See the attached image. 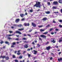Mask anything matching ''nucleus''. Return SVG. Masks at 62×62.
Returning <instances> with one entry per match:
<instances>
[{
    "mask_svg": "<svg viewBox=\"0 0 62 62\" xmlns=\"http://www.w3.org/2000/svg\"><path fill=\"white\" fill-rule=\"evenodd\" d=\"M34 7H36V8H40L41 7H42V5H40V2H36V4L33 6Z\"/></svg>",
    "mask_w": 62,
    "mask_h": 62,
    "instance_id": "nucleus-1",
    "label": "nucleus"
},
{
    "mask_svg": "<svg viewBox=\"0 0 62 62\" xmlns=\"http://www.w3.org/2000/svg\"><path fill=\"white\" fill-rule=\"evenodd\" d=\"M0 58H2V59H4V58H5L6 60H8L9 59V57L8 56L6 57L5 56H2L1 55L0 56Z\"/></svg>",
    "mask_w": 62,
    "mask_h": 62,
    "instance_id": "nucleus-2",
    "label": "nucleus"
},
{
    "mask_svg": "<svg viewBox=\"0 0 62 62\" xmlns=\"http://www.w3.org/2000/svg\"><path fill=\"white\" fill-rule=\"evenodd\" d=\"M50 49H51V46H48L46 47V50H47L48 51V50H50Z\"/></svg>",
    "mask_w": 62,
    "mask_h": 62,
    "instance_id": "nucleus-3",
    "label": "nucleus"
},
{
    "mask_svg": "<svg viewBox=\"0 0 62 62\" xmlns=\"http://www.w3.org/2000/svg\"><path fill=\"white\" fill-rule=\"evenodd\" d=\"M24 24L25 26H28L30 25V24H29V23H24Z\"/></svg>",
    "mask_w": 62,
    "mask_h": 62,
    "instance_id": "nucleus-4",
    "label": "nucleus"
},
{
    "mask_svg": "<svg viewBox=\"0 0 62 62\" xmlns=\"http://www.w3.org/2000/svg\"><path fill=\"white\" fill-rule=\"evenodd\" d=\"M40 37H41V38H43V39H46V36L44 35H40Z\"/></svg>",
    "mask_w": 62,
    "mask_h": 62,
    "instance_id": "nucleus-5",
    "label": "nucleus"
},
{
    "mask_svg": "<svg viewBox=\"0 0 62 62\" xmlns=\"http://www.w3.org/2000/svg\"><path fill=\"white\" fill-rule=\"evenodd\" d=\"M53 5H57L58 4V2L57 1H54L53 3Z\"/></svg>",
    "mask_w": 62,
    "mask_h": 62,
    "instance_id": "nucleus-6",
    "label": "nucleus"
},
{
    "mask_svg": "<svg viewBox=\"0 0 62 62\" xmlns=\"http://www.w3.org/2000/svg\"><path fill=\"white\" fill-rule=\"evenodd\" d=\"M16 33L17 34H19L20 35L22 34L21 32L20 31H16Z\"/></svg>",
    "mask_w": 62,
    "mask_h": 62,
    "instance_id": "nucleus-7",
    "label": "nucleus"
},
{
    "mask_svg": "<svg viewBox=\"0 0 62 62\" xmlns=\"http://www.w3.org/2000/svg\"><path fill=\"white\" fill-rule=\"evenodd\" d=\"M32 23V26H33V27H36V24H35V23Z\"/></svg>",
    "mask_w": 62,
    "mask_h": 62,
    "instance_id": "nucleus-8",
    "label": "nucleus"
},
{
    "mask_svg": "<svg viewBox=\"0 0 62 62\" xmlns=\"http://www.w3.org/2000/svg\"><path fill=\"white\" fill-rule=\"evenodd\" d=\"M20 21V20L19 19H16V20H15V22H16V23H18V22H19V21Z\"/></svg>",
    "mask_w": 62,
    "mask_h": 62,
    "instance_id": "nucleus-9",
    "label": "nucleus"
},
{
    "mask_svg": "<svg viewBox=\"0 0 62 62\" xmlns=\"http://www.w3.org/2000/svg\"><path fill=\"white\" fill-rule=\"evenodd\" d=\"M21 50H19L18 51V53H17V55H20V54H21V53L19 52H21Z\"/></svg>",
    "mask_w": 62,
    "mask_h": 62,
    "instance_id": "nucleus-10",
    "label": "nucleus"
},
{
    "mask_svg": "<svg viewBox=\"0 0 62 62\" xmlns=\"http://www.w3.org/2000/svg\"><path fill=\"white\" fill-rule=\"evenodd\" d=\"M23 26V25L22 24H20L17 25V26L18 27H21Z\"/></svg>",
    "mask_w": 62,
    "mask_h": 62,
    "instance_id": "nucleus-11",
    "label": "nucleus"
},
{
    "mask_svg": "<svg viewBox=\"0 0 62 62\" xmlns=\"http://www.w3.org/2000/svg\"><path fill=\"white\" fill-rule=\"evenodd\" d=\"M33 52H34L33 54H36L38 53V51L35 50H33Z\"/></svg>",
    "mask_w": 62,
    "mask_h": 62,
    "instance_id": "nucleus-12",
    "label": "nucleus"
},
{
    "mask_svg": "<svg viewBox=\"0 0 62 62\" xmlns=\"http://www.w3.org/2000/svg\"><path fill=\"white\" fill-rule=\"evenodd\" d=\"M24 47L25 48H27L28 47V44H26L24 46Z\"/></svg>",
    "mask_w": 62,
    "mask_h": 62,
    "instance_id": "nucleus-13",
    "label": "nucleus"
},
{
    "mask_svg": "<svg viewBox=\"0 0 62 62\" xmlns=\"http://www.w3.org/2000/svg\"><path fill=\"white\" fill-rule=\"evenodd\" d=\"M47 20V18L46 17H45L42 19V20L43 21H46Z\"/></svg>",
    "mask_w": 62,
    "mask_h": 62,
    "instance_id": "nucleus-14",
    "label": "nucleus"
},
{
    "mask_svg": "<svg viewBox=\"0 0 62 62\" xmlns=\"http://www.w3.org/2000/svg\"><path fill=\"white\" fill-rule=\"evenodd\" d=\"M60 39H59V42L60 43V42H61L62 41V37H61L60 38Z\"/></svg>",
    "mask_w": 62,
    "mask_h": 62,
    "instance_id": "nucleus-15",
    "label": "nucleus"
},
{
    "mask_svg": "<svg viewBox=\"0 0 62 62\" xmlns=\"http://www.w3.org/2000/svg\"><path fill=\"white\" fill-rule=\"evenodd\" d=\"M23 16H25V15H24L23 14H20V16L22 18H23Z\"/></svg>",
    "mask_w": 62,
    "mask_h": 62,
    "instance_id": "nucleus-16",
    "label": "nucleus"
},
{
    "mask_svg": "<svg viewBox=\"0 0 62 62\" xmlns=\"http://www.w3.org/2000/svg\"><path fill=\"white\" fill-rule=\"evenodd\" d=\"M54 39V38L52 41H51L52 42H53V43H55V41H54V39Z\"/></svg>",
    "mask_w": 62,
    "mask_h": 62,
    "instance_id": "nucleus-17",
    "label": "nucleus"
},
{
    "mask_svg": "<svg viewBox=\"0 0 62 62\" xmlns=\"http://www.w3.org/2000/svg\"><path fill=\"white\" fill-rule=\"evenodd\" d=\"M5 43L6 44H8V45H9V44H9V42L7 41H5Z\"/></svg>",
    "mask_w": 62,
    "mask_h": 62,
    "instance_id": "nucleus-18",
    "label": "nucleus"
},
{
    "mask_svg": "<svg viewBox=\"0 0 62 62\" xmlns=\"http://www.w3.org/2000/svg\"><path fill=\"white\" fill-rule=\"evenodd\" d=\"M58 61H59V62H60V61H62V58H60V59L58 58Z\"/></svg>",
    "mask_w": 62,
    "mask_h": 62,
    "instance_id": "nucleus-19",
    "label": "nucleus"
},
{
    "mask_svg": "<svg viewBox=\"0 0 62 62\" xmlns=\"http://www.w3.org/2000/svg\"><path fill=\"white\" fill-rule=\"evenodd\" d=\"M45 13H46V14H50V12L48 11H46L45 12Z\"/></svg>",
    "mask_w": 62,
    "mask_h": 62,
    "instance_id": "nucleus-20",
    "label": "nucleus"
},
{
    "mask_svg": "<svg viewBox=\"0 0 62 62\" xmlns=\"http://www.w3.org/2000/svg\"><path fill=\"white\" fill-rule=\"evenodd\" d=\"M58 2L61 4H62V0H59Z\"/></svg>",
    "mask_w": 62,
    "mask_h": 62,
    "instance_id": "nucleus-21",
    "label": "nucleus"
},
{
    "mask_svg": "<svg viewBox=\"0 0 62 62\" xmlns=\"http://www.w3.org/2000/svg\"><path fill=\"white\" fill-rule=\"evenodd\" d=\"M45 31V29L43 30L42 29H41L40 30V31L41 32H43V31Z\"/></svg>",
    "mask_w": 62,
    "mask_h": 62,
    "instance_id": "nucleus-22",
    "label": "nucleus"
},
{
    "mask_svg": "<svg viewBox=\"0 0 62 62\" xmlns=\"http://www.w3.org/2000/svg\"><path fill=\"white\" fill-rule=\"evenodd\" d=\"M24 30V29L23 28V29H18V30L19 31H22V30Z\"/></svg>",
    "mask_w": 62,
    "mask_h": 62,
    "instance_id": "nucleus-23",
    "label": "nucleus"
},
{
    "mask_svg": "<svg viewBox=\"0 0 62 62\" xmlns=\"http://www.w3.org/2000/svg\"><path fill=\"white\" fill-rule=\"evenodd\" d=\"M14 34H12V35L9 34L7 35V37H10V36H13Z\"/></svg>",
    "mask_w": 62,
    "mask_h": 62,
    "instance_id": "nucleus-24",
    "label": "nucleus"
},
{
    "mask_svg": "<svg viewBox=\"0 0 62 62\" xmlns=\"http://www.w3.org/2000/svg\"><path fill=\"white\" fill-rule=\"evenodd\" d=\"M38 27L39 28H41V27H43V26L42 25H40V26H38Z\"/></svg>",
    "mask_w": 62,
    "mask_h": 62,
    "instance_id": "nucleus-25",
    "label": "nucleus"
},
{
    "mask_svg": "<svg viewBox=\"0 0 62 62\" xmlns=\"http://www.w3.org/2000/svg\"><path fill=\"white\" fill-rule=\"evenodd\" d=\"M19 59H22L23 58V56H20V57H19Z\"/></svg>",
    "mask_w": 62,
    "mask_h": 62,
    "instance_id": "nucleus-26",
    "label": "nucleus"
},
{
    "mask_svg": "<svg viewBox=\"0 0 62 62\" xmlns=\"http://www.w3.org/2000/svg\"><path fill=\"white\" fill-rule=\"evenodd\" d=\"M12 44L13 45H16V43H15V42H13L12 43Z\"/></svg>",
    "mask_w": 62,
    "mask_h": 62,
    "instance_id": "nucleus-27",
    "label": "nucleus"
},
{
    "mask_svg": "<svg viewBox=\"0 0 62 62\" xmlns=\"http://www.w3.org/2000/svg\"><path fill=\"white\" fill-rule=\"evenodd\" d=\"M13 57V58H16V56H15V55H13L12 56Z\"/></svg>",
    "mask_w": 62,
    "mask_h": 62,
    "instance_id": "nucleus-28",
    "label": "nucleus"
},
{
    "mask_svg": "<svg viewBox=\"0 0 62 62\" xmlns=\"http://www.w3.org/2000/svg\"><path fill=\"white\" fill-rule=\"evenodd\" d=\"M14 47H15V46H14V45H12L11 46V48H14Z\"/></svg>",
    "mask_w": 62,
    "mask_h": 62,
    "instance_id": "nucleus-29",
    "label": "nucleus"
},
{
    "mask_svg": "<svg viewBox=\"0 0 62 62\" xmlns=\"http://www.w3.org/2000/svg\"><path fill=\"white\" fill-rule=\"evenodd\" d=\"M48 32H47V31L46 32L44 33V34H48Z\"/></svg>",
    "mask_w": 62,
    "mask_h": 62,
    "instance_id": "nucleus-30",
    "label": "nucleus"
},
{
    "mask_svg": "<svg viewBox=\"0 0 62 62\" xmlns=\"http://www.w3.org/2000/svg\"><path fill=\"white\" fill-rule=\"evenodd\" d=\"M56 7L53 6L52 8L53 9H56Z\"/></svg>",
    "mask_w": 62,
    "mask_h": 62,
    "instance_id": "nucleus-31",
    "label": "nucleus"
},
{
    "mask_svg": "<svg viewBox=\"0 0 62 62\" xmlns=\"http://www.w3.org/2000/svg\"><path fill=\"white\" fill-rule=\"evenodd\" d=\"M28 57H30V56H31V54H28Z\"/></svg>",
    "mask_w": 62,
    "mask_h": 62,
    "instance_id": "nucleus-32",
    "label": "nucleus"
},
{
    "mask_svg": "<svg viewBox=\"0 0 62 62\" xmlns=\"http://www.w3.org/2000/svg\"><path fill=\"white\" fill-rule=\"evenodd\" d=\"M39 40H41V41H42V39H41V38H39Z\"/></svg>",
    "mask_w": 62,
    "mask_h": 62,
    "instance_id": "nucleus-33",
    "label": "nucleus"
},
{
    "mask_svg": "<svg viewBox=\"0 0 62 62\" xmlns=\"http://www.w3.org/2000/svg\"><path fill=\"white\" fill-rule=\"evenodd\" d=\"M59 21L60 23H62V20H59Z\"/></svg>",
    "mask_w": 62,
    "mask_h": 62,
    "instance_id": "nucleus-34",
    "label": "nucleus"
},
{
    "mask_svg": "<svg viewBox=\"0 0 62 62\" xmlns=\"http://www.w3.org/2000/svg\"><path fill=\"white\" fill-rule=\"evenodd\" d=\"M15 62H18L19 61H18V60H15Z\"/></svg>",
    "mask_w": 62,
    "mask_h": 62,
    "instance_id": "nucleus-35",
    "label": "nucleus"
},
{
    "mask_svg": "<svg viewBox=\"0 0 62 62\" xmlns=\"http://www.w3.org/2000/svg\"><path fill=\"white\" fill-rule=\"evenodd\" d=\"M37 46L38 47H39L40 46V45H39V44H37Z\"/></svg>",
    "mask_w": 62,
    "mask_h": 62,
    "instance_id": "nucleus-36",
    "label": "nucleus"
},
{
    "mask_svg": "<svg viewBox=\"0 0 62 62\" xmlns=\"http://www.w3.org/2000/svg\"><path fill=\"white\" fill-rule=\"evenodd\" d=\"M27 35L28 36H29V37H31V35H30V34H28Z\"/></svg>",
    "mask_w": 62,
    "mask_h": 62,
    "instance_id": "nucleus-37",
    "label": "nucleus"
},
{
    "mask_svg": "<svg viewBox=\"0 0 62 62\" xmlns=\"http://www.w3.org/2000/svg\"><path fill=\"white\" fill-rule=\"evenodd\" d=\"M8 39H12V38L10 37H8Z\"/></svg>",
    "mask_w": 62,
    "mask_h": 62,
    "instance_id": "nucleus-38",
    "label": "nucleus"
},
{
    "mask_svg": "<svg viewBox=\"0 0 62 62\" xmlns=\"http://www.w3.org/2000/svg\"><path fill=\"white\" fill-rule=\"evenodd\" d=\"M25 20V19L24 18H23L22 19V21H24V20Z\"/></svg>",
    "mask_w": 62,
    "mask_h": 62,
    "instance_id": "nucleus-39",
    "label": "nucleus"
},
{
    "mask_svg": "<svg viewBox=\"0 0 62 62\" xmlns=\"http://www.w3.org/2000/svg\"><path fill=\"white\" fill-rule=\"evenodd\" d=\"M32 30H33V29L30 30L29 31V32H31L32 31Z\"/></svg>",
    "mask_w": 62,
    "mask_h": 62,
    "instance_id": "nucleus-40",
    "label": "nucleus"
},
{
    "mask_svg": "<svg viewBox=\"0 0 62 62\" xmlns=\"http://www.w3.org/2000/svg\"><path fill=\"white\" fill-rule=\"evenodd\" d=\"M3 43L4 42L3 41H2L0 42V44H2V43Z\"/></svg>",
    "mask_w": 62,
    "mask_h": 62,
    "instance_id": "nucleus-41",
    "label": "nucleus"
},
{
    "mask_svg": "<svg viewBox=\"0 0 62 62\" xmlns=\"http://www.w3.org/2000/svg\"><path fill=\"white\" fill-rule=\"evenodd\" d=\"M53 23H56V22L54 20L53 21Z\"/></svg>",
    "mask_w": 62,
    "mask_h": 62,
    "instance_id": "nucleus-42",
    "label": "nucleus"
},
{
    "mask_svg": "<svg viewBox=\"0 0 62 62\" xmlns=\"http://www.w3.org/2000/svg\"><path fill=\"white\" fill-rule=\"evenodd\" d=\"M30 51V48H28L27 50V51Z\"/></svg>",
    "mask_w": 62,
    "mask_h": 62,
    "instance_id": "nucleus-43",
    "label": "nucleus"
},
{
    "mask_svg": "<svg viewBox=\"0 0 62 62\" xmlns=\"http://www.w3.org/2000/svg\"><path fill=\"white\" fill-rule=\"evenodd\" d=\"M53 29V28H51L50 29V31H52Z\"/></svg>",
    "mask_w": 62,
    "mask_h": 62,
    "instance_id": "nucleus-44",
    "label": "nucleus"
},
{
    "mask_svg": "<svg viewBox=\"0 0 62 62\" xmlns=\"http://www.w3.org/2000/svg\"><path fill=\"white\" fill-rule=\"evenodd\" d=\"M47 4H48V5H50V3L49 2H47Z\"/></svg>",
    "mask_w": 62,
    "mask_h": 62,
    "instance_id": "nucleus-45",
    "label": "nucleus"
},
{
    "mask_svg": "<svg viewBox=\"0 0 62 62\" xmlns=\"http://www.w3.org/2000/svg\"><path fill=\"white\" fill-rule=\"evenodd\" d=\"M23 40H26V38H23Z\"/></svg>",
    "mask_w": 62,
    "mask_h": 62,
    "instance_id": "nucleus-46",
    "label": "nucleus"
},
{
    "mask_svg": "<svg viewBox=\"0 0 62 62\" xmlns=\"http://www.w3.org/2000/svg\"><path fill=\"white\" fill-rule=\"evenodd\" d=\"M20 62H24V60H23L22 61H22H20Z\"/></svg>",
    "mask_w": 62,
    "mask_h": 62,
    "instance_id": "nucleus-47",
    "label": "nucleus"
},
{
    "mask_svg": "<svg viewBox=\"0 0 62 62\" xmlns=\"http://www.w3.org/2000/svg\"><path fill=\"white\" fill-rule=\"evenodd\" d=\"M9 32H10V33H13V31H9Z\"/></svg>",
    "mask_w": 62,
    "mask_h": 62,
    "instance_id": "nucleus-48",
    "label": "nucleus"
},
{
    "mask_svg": "<svg viewBox=\"0 0 62 62\" xmlns=\"http://www.w3.org/2000/svg\"><path fill=\"white\" fill-rule=\"evenodd\" d=\"M26 36H27V35H26V34H23V36H24V37H25Z\"/></svg>",
    "mask_w": 62,
    "mask_h": 62,
    "instance_id": "nucleus-49",
    "label": "nucleus"
},
{
    "mask_svg": "<svg viewBox=\"0 0 62 62\" xmlns=\"http://www.w3.org/2000/svg\"><path fill=\"white\" fill-rule=\"evenodd\" d=\"M30 12H33V10H30Z\"/></svg>",
    "mask_w": 62,
    "mask_h": 62,
    "instance_id": "nucleus-50",
    "label": "nucleus"
},
{
    "mask_svg": "<svg viewBox=\"0 0 62 62\" xmlns=\"http://www.w3.org/2000/svg\"><path fill=\"white\" fill-rule=\"evenodd\" d=\"M19 38H16V40H19Z\"/></svg>",
    "mask_w": 62,
    "mask_h": 62,
    "instance_id": "nucleus-51",
    "label": "nucleus"
},
{
    "mask_svg": "<svg viewBox=\"0 0 62 62\" xmlns=\"http://www.w3.org/2000/svg\"><path fill=\"white\" fill-rule=\"evenodd\" d=\"M51 34H52V35H53V34H54V32H51Z\"/></svg>",
    "mask_w": 62,
    "mask_h": 62,
    "instance_id": "nucleus-52",
    "label": "nucleus"
},
{
    "mask_svg": "<svg viewBox=\"0 0 62 62\" xmlns=\"http://www.w3.org/2000/svg\"><path fill=\"white\" fill-rule=\"evenodd\" d=\"M54 13L55 14L58 13V12H54Z\"/></svg>",
    "mask_w": 62,
    "mask_h": 62,
    "instance_id": "nucleus-53",
    "label": "nucleus"
},
{
    "mask_svg": "<svg viewBox=\"0 0 62 62\" xmlns=\"http://www.w3.org/2000/svg\"><path fill=\"white\" fill-rule=\"evenodd\" d=\"M59 30V29H55V30H56V31H58Z\"/></svg>",
    "mask_w": 62,
    "mask_h": 62,
    "instance_id": "nucleus-54",
    "label": "nucleus"
},
{
    "mask_svg": "<svg viewBox=\"0 0 62 62\" xmlns=\"http://www.w3.org/2000/svg\"><path fill=\"white\" fill-rule=\"evenodd\" d=\"M50 26V25L48 24L47 26H46V27H49Z\"/></svg>",
    "mask_w": 62,
    "mask_h": 62,
    "instance_id": "nucleus-55",
    "label": "nucleus"
},
{
    "mask_svg": "<svg viewBox=\"0 0 62 62\" xmlns=\"http://www.w3.org/2000/svg\"><path fill=\"white\" fill-rule=\"evenodd\" d=\"M40 11V10L39 9L38 10H37V11Z\"/></svg>",
    "mask_w": 62,
    "mask_h": 62,
    "instance_id": "nucleus-56",
    "label": "nucleus"
},
{
    "mask_svg": "<svg viewBox=\"0 0 62 62\" xmlns=\"http://www.w3.org/2000/svg\"><path fill=\"white\" fill-rule=\"evenodd\" d=\"M17 52V51H15L14 52L15 54H16Z\"/></svg>",
    "mask_w": 62,
    "mask_h": 62,
    "instance_id": "nucleus-57",
    "label": "nucleus"
},
{
    "mask_svg": "<svg viewBox=\"0 0 62 62\" xmlns=\"http://www.w3.org/2000/svg\"><path fill=\"white\" fill-rule=\"evenodd\" d=\"M34 42H35V43H37V40H35L34 41Z\"/></svg>",
    "mask_w": 62,
    "mask_h": 62,
    "instance_id": "nucleus-58",
    "label": "nucleus"
},
{
    "mask_svg": "<svg viewBox=\"0 0 62 62\" xmlns=\"http://www.w3.org/2000/svg\"><path fill=\"white\" fill-rule=\"evenodd\" d=\"M50 60H52L53 59V58L52 57H51L50 58Z\"/></svg>",
    "mask_w": 62,
    "mask_h": 62,
    "instance_id": "nucleus-59",
    "label": "nucleus"
},
{
    "mask_svg": "<svg viewBox=\"0 0 62 62\" xmlns=\"http://www.w3.org/2000/svg\"><path fill=\"white\" fill-rule=\"evenodd\" d=\"M32 44H35V43H34V42H33L32 43Z\"/></svg>",
    "mask_w": 62,
    "mask_h": 62,
    "instance_id": "nucleus-60",
    "label": "nucleus"
},
{
    "mask_svg": "<svg viewBox=\"0 0 62 62\" xmlns=\"http://www.w3.org/2000/svg\"><path fill=\"white\" fill-rule=\"evenodd\" d=\"M61 13H62V9H61Z\"/></svg>",
    "mask_w": 62,
    "mask_h": 62,
    "instance_id": "nucleus-61",
    "label": "nucleus"
},
{
    "mask_svg": "<svg viewBox=\"0 0 62 62\" xmlns=\"http://www.w3.org/2000/svg\"><path fill=\"white\" fill-rule=\"evenodd\" d=\"M61 52H60L59 53V54H61Z\"/></svg>",
    "mask_w": 62,
    "mask_h": 62,
    "instance_id": "nucleus-62",
    "label": "nucleus"
},
{
    "mask_svg": "<svg viewBox=\"0 0 62 62\" xmlns=\"http://www.w3.org/2000/svg\"><path fill=\"white\" fill-rule=\"evenodd\" d=\"M11 28H12V29H13V28H14V27L13 26H12L11 27Z\"/></svg>",
    "mask_w": 62,
    "mask_h": 62,
    "instance_id": "nucleus-63",
    "label": "nucleus"
},
{
    "mask_svg": "<svg viewBox=\"0 0 62 62\" xmlns=\"http://www.w3.org/2000/svg\"><path fill=\"white\" fill-rule=\"evenodd\" d=\"M2 62H5V61H4V60H2Z\"/></svg>",
    "mask_w": 62,
    "mask_h": 62,
    "instance_id": "nucleus-64",
    "label": "nucleus"
}]
</instances>
